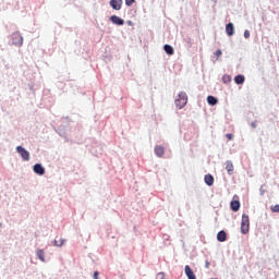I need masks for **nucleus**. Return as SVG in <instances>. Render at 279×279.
I'll use <instances>...</instances> for the list:
<instances>
[{
  "label": "nucleus",
  "instance_id": "obj_17",
  "mask_svg": "<svg viewBox=\"0 0 279 279\" xmlns=\"http://www.w3.org/2000/svg\"><path fill=\"white\" fill-rule=\"evenodd\" d=\"M235 84H244L245 83V76L239 74L234 77Z\"/></svg>",
  "mask_w": 279,
  "mask_h": 279
},
{
  "label": "nucleus",
  "instance_id": "obj_15",
  "mask_svg": "<svg viewBox=\"0 0 279 279\" xmlns=\"http://www.w3.org/2000/svg\"><path fill=\"white\" fill-rule=\"evenodd\" d=\"M163 50L166 51V53L168 56H173V53H175V51L173 50V47H171V45H165Z\"/></svg>",
  "mask_w": 279,
  "mask_h": 279
},
{
  "label": "nucleus",
  "instance_id": "obj_9",
  "mask_svg": "<svg viewBox=\"0 0 279 279\" xmlns=\"http://www.w3.org/2000/svg\"><path fill=\"white\" fill-rule=\"evenodd\" d=\"M185 275L189 279H197V277H195V272H193V269H191V266L189 265L185 266Z\"/></svg>",
  "mask_w": 279,
  "mask_h": 279
},
{
  "label": "nucleus",
  "instance_id": "obj_1",
  "mask_svg": "<svg viewBox=\"0 0 279 279\" xmlns=\"http://www.w3.org/2000/svg\"><path fill=\"white\" fill-rule=\"evenodd\" d=\"M174 104L177 108H179V110H182V108H184V106L189 104V96L186 95V93H179L178 98L174 100Z\"/></svg>",
  "mask_w": 279,
  "mask_h": 279
},
{
  "label": "nucleus",
  "instance_id": "obj_13",
  "mask_svg": "<svg viewBox=\"0 0 279 279\" xmlns=\"http://www.w3.org/2000/svg\"><path fill=\"white\" fill-rule=\"evenodd\" d=\"M230 206L233 213H238L239 208H241V203L239 201H232Z\"/></svg>",
  "mask_w": 279,
  "mask_h": 279
},
{
  "label": "nucleus",
  "instance_id": "obj_20",
  "mask_svg": "<svg viewBox=\"0 0 279 279\" xmlns=\"http://www.w3.org/2000/svg\"><path fill=\"white\" fill-rule=\"evenodd\" d=\"M54 245H57V247H62V245H64V240L62 239L54 240Z\"/></svg>",
  "mask_w": 279,
  "mask_h": 279
},
{
  "label": "nucleus",
  "instance_id": "obj_24",
  "mask_svg": "<svg viewBox=\"0 0 279 279\" xmlns=\"http://www.w3.org/2000/svg\"><path fill=\"white\" fill-rule=\"evenodd\" d=\"M244 38H250V31L244 32Z\"/></svg>",
  "mask_w": 279,
  "mask_h": 279
},
{
  "label": "nucleus",
  "instance_id": "obj_4",
  "mask_svg": "<svg viewBox=\"0 0 279 279\" xmlns=\"http://www.w3.org/2000/svg\"><path fill=\"white\" fill-rule=\"evenodd\" d=\"M15 149L23 160H29V151H27V149H25L23 146H17Z\"/></svg>",
  "mask_w": 279,
  "mask_h": 279
},
{
  "label": "nucleus",
  "instance_id": "obj_26",
  "mask_svg": "<svg viewBox=\"0 0 279 279\" xmlns=\"http://www.w3.org/2000/svg\"><path fill=\"white\" fill-rule=\"evenodd\" d=\"M94 279H99V271L94 272Z\"/></svg>",
  "mask_w": 279,
  "mask_h": 279
},
{
  "label": "nucleus",
  "instance_id": "obj_2",
  "mask_svg": "<svg viewBox=\"0 0 279 279\" xmlns=\"http://www.w3.org/2000/svg\"><path fill=\"white\" fill-rule=\"evenodd\" d=\"M241 232L243 234H247V232H250V216H247L246 214L242 215Z\"/></svg>",
  "mask_w": 279,
  "mask_h": 279
},
{
  "label": "nucleus",
  "instance_id": "obj_10",
  "mask_svg": "<svg viewBox=\"0 0 279 279\" xmlns=\"http://www.w3.org/2000/svg\"><path fill=\"white\" fill-rule=\"evenodd\" d=\"M226 33H227V36H234V24L228 23L226 25Z\"/></svg>",
  "mask_w": 279,
  "mask_h": 279
},
{
  "label": "nucleus",
  "instance_id": "obj_11",
  "mask_svg": "<svg viewBox=\"0 0 279 279\" xmlns=\"http://www.w3.org/2000/svg\"><path fill=\"white\" fill-rule=\"evenodd\" d=\"M155 154H156V156H158L159 158H162V156H165V147H162V146H156V147H155Z\"/></svg>",
  "mask_w": 279,
  "mask_h": 279
},
{
  "label": "nucleus",
  "instance_id": "obj_23",
  "mask_svg": "<svg viewBox=\"0 0 279 279\" xmlns=\"http://www.w3.org/2000/svg\"><path fill=\"white\" fill-rule=\"evenodd\" d=\"M226 138H228V141H232V138H234V135L232 133H228L226 135Z\"/></svg>",
  "mask_w": 279,
  "mask_h": 279
},
{
  "label": "nucleus",
  "instance_id": "obj_27",
  "mask_svg": "<svg viewBox=\"0 0 279 279\" xmlns=\"http://www.w3.org/2000/svg\"><path fill=\"white\" fill-rule=\"evenodd\" d=\"M205 267H206V269H208V267H210V263L206 262Z\"/></svg>",
  "mask_w": 279,
  "mask_h": 279
},
{
  "label": "nucleus",
  "instance_id": "obj_3",
  "mask_svg": "<svg viewBox=\"0 0 279 279\" xmlns=\"http://www.w3.org/2000/svg\"><path fill=\"white\" fill-rule=\"evenodd\" d=\"M12 38V45H15V47H22L23 46V36H21V33L15 32L11 35Z\"/></svg>",
  "mask_w": 279,
  "mask_h": 279
},
{
  "label": "nucleus",
  "instance_id": "obj_8",
  "mask_svg": "<svg viewBox=\"0 0 279 279\" xmlns=\"http://www.w3.org/2000/svg\"><path fill=\"white\" fill-rule=\"evenodd\" d=\"M217 241L220 243L228 241V233H226V231H219L217 234Z\"/></svg>",
  "mask_w": 279,
  "mask_h": 279
},
{
  "label": "nucleus",
  "instance_id": "obj_19",
  "mask_svg": "<svg viewBox=\"0 0 279 279\" xmlns=\"http://www.w3.org/2000/svg\"><path fill=\"white\" fill-rule=\"evenodd\" d=\"M222 82L223 84H230V82H232V77H230V75H223Z\"/></svg>",
  "mask_w": 279,
  "mask_h": 279
},
{
  "label": "nucleus",
  "instance_id": "obj_6",
  "mask_svg": "<svg viewBox=\"0 0 279 279\" xmlns=\"http://www.w3.org/2000/svg\"><path fill=\"white\" fill-rule=\"evenodd\" d=\"M33 171L37 173V175H45V167H43V165L40 163H36L33 167Z\"/></svg>",
  "mask_w": 279,
  "mask_h": 279
},
{
  "label": "nucleus",
  "instance_id": "obj_22",
  "mask_svg": "<svg viewBox=\"0 0 279 279\" xmlns=\"http://www.w3.org/2000/svg\"><path fill=\"white\" fill-rule=\"evenodd\" d=\"M136 0H125V5H128V8H132V4L135 2Z\"/></svg>",
  "mask_w": 279,
  "mask_h": 279
},
{
  "label": "nucleus",
  "instance_id": "obj_21",
  "mask_svg": "<svg viewBox=\"0 0 279 279\" xmlns=\"http://www.w3.org/2000/svg\"><path fill=\"white\" fill-rule=\"evenodd\" d=\"M271 213H279V205H274L270 207Z\"/></svg>",
  "mask_w": 279,
  "mask_h": 279
},
{
  "label": "nucleus",
  "instance_id": "obj_5",
  "mask_svg": "<svg viewBox=\"0 0 279 279\" xmlns=\"http://www.w3.org/2000/svg\"><path fill=\"white\" fill-rule=\"evenodd\" d=\"M109 5H111L112 10H121L123 5V0H110Z\"/></svg>",
  "mask_w": 279,
  "mask_h": 279
},
{
  "label": "nucleus",
  "instance_id": "obj_28",
  "mask_svg": "<svg viewBox=\"0 0 279 279\" xmlns=\"http://www.w3.org/2000/svg\"><path fill=\"white\" fill-rule=\"evenodd\" d=\"M252 126H253V128H256V124H255V123H253V124H252Z\"/></svg>",
  "mask_w": 279,
  "mask_h": 279
},
{
  "label": "nucleus",
  "instance_id": "obj_25",
  "mask_svg": "<svg viewBox=\"0 0 279 279\" xmlns=\"http://www.w3.org/2000/svg\"><path fill=\"white\" fill-rule=\"evenodd\" d=\"M215 56H216L217 58H220V56H221V50H217V51L215 52Z\"/></svg>",
  "mask_w": 279,
  "mask_h": 279
},
{
  "label": "nucleus",
  "instance_id": "obj_16",
  "mask_svg": "<svg viewBox=\"0 0 279 279\" xmlns=\"http://www.w3.org/2000/svg\"><path fill=\"white\" fill-rule=\"evenodd\" d=\"M218 101L219 100L215 96L207 97V102L209 104V106H217Z\"/></svg>",
  "mask_w": 279,
  "mask_h": 279
},
{
  "label": "nucleus",
  "instance_id": "obj_7",
  "mask_svg": "<svg viewBox=\"0 0 279 279\" xmlns=\"http://www.w3.org/2000/svg\"><path fill=\"white\" fill-rule=\"evenodd\" d=\"M110 21H111V23H113V25H124V23H125V21H123V19H121L117 15H111Z\"/></svg>",
  "mask_w": 279,
  "mask_h": 279
},
{
  "label": "nucleus",
  "instance_id": "obj_14",
  "mask_svg": "<svg viewBox=\"0 0 279 279\" xmlns=\"http://www.w3.org/2000/svg\"><path fill=\"white\" fill-rule=\"evenodd\" d=\"M226 169H227V172L229 173V175H232V173L234 171V165L232 163V161L226 162Z\"/></svg>",
  "mask_w": 279,
  "mask_h": 279
},
{
  "label": "nucleus",
  "instance_id": "obj_12",
  "mask_svg": "<svg viewBox=\"0 0 279 279\" xmlns=\"http://www.w3.org/2000/svg\"><path fill=\"white\" fill-rule=\"evenodd\" d=\"M205 183L207 184V186H213V184H215V178L211 174H206Z\"/></svg>",
  "mask_w": 279,
  "mask_h": 279
},
{
  "label": "nucleus",
  "instance_id": "obj_18",
  "mask_svg": "<svg viewBox=\"0 0 279 279\" xmlns=\"http://www.w3.org/2000/svg\"><path fill=\"white\" fill-rule=\"evenodd\" d=\"M36 254H37V257L39 258V260H41V263H45V251L37 250Z\"/></svg>",
  "mask_w": 279,
  "mask_h": 279
}]
</instances>
